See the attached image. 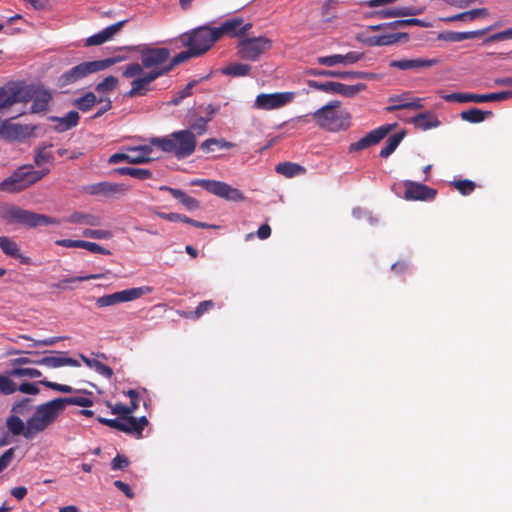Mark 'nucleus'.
I'll return each mask as SVG.
<instances>
[{"label":"nucleus","instance_id":"obj_16","mask_svg":"<svg viewBox=\"0 0 512 512\" xmlns=\"http://www.w3.org/2000/svg\"><path fill=\"white\" fill-rule=\"evenodd\" d=\"M128 186L123 183L99 182L83 187V191L89 195L101 196L104 198H117L128 191Z\"/></svg>","mask_w":512,"mask_h":512},{"label":"nucleus","instance_id":"obj_61","mask_svg":"<svg viewBox=\"0 0 512 512\" xmlns=\"http://www.w3.org/2000/svg\"><path fill=\"white\" fill-rule=\"evenodd\" d=\"M156 215L164 220L170 222H184L187 223L188 217L178 213H164V212H156Z\"/></svg>","mask_w":512,"mask_h":512},{"label":"nucleus","instance_id":"obj_44","mask_svg":"<svg viewBox=\"0 0 512 512\" xmlns=\"http://www.w3.org/2000/svg\"><path fill=\"white\" fill-rule=\"evenodd\" d=\"M307 73L314 77H332V78H341L348 79L349 71H336V70H327L320 68H310Z\"/></svg>","mask_w":512,"mask_h":512},{"label":"nucleus","instance_id":"obj_46","mask_svg":"<svg viewBox=\"0 0 512 512\" xmlns=\"http://www.w3.org/2000/svg\"><path fill=\"white\" fill-rule=\"evenodd\" d=\"M49 147H52V144L48 146H42L36 149L34 161L37 166L42 165L43 163H52L54 158L51 151L48 150Z\"/></svg>","mask_w":512,"mask_h":512},{"label":"nucleus","instance_id":"obj_12","mask_svg":"<svg viewBox=\"0 0 512 512\" xmlns=\"http://www.w3.org/2000/svg\"><path fill=\"white\" fill-rule=\"evenodd\" d=\"M308 86L310 88L323 91L325 93L339 94L347 98L354 97L357 93L366 89V85L363 83H357L355 85H346L334 81L317 82L314 80H310L308 81Z\"/></svg>","mask_w":512,"mask_h":512},{"label":"nucleus","instance_id":"obj_34","mask_svg":"<svg viewBox=\"0 0 512 512\" xmlns=\"http://www.w3.org/2000/svg\"><path fill=\"white\" fill-rule=\"evenodd\" d=\"M491 116V111H482L479 108H471L460 113L461 119L469 123H481L486 119V117Z\"/></svg>","mask_w":512,"mask_h":512},{"label":"nucleus","instance_id":"obj_26","mask_svg":"<svg viewBox=\"0 0 512 512\" xmlns=\"http://www.w3.org/2000/svg\"><path fill=\"white\" fill-rule=\"evenodd\" d=\"M422 12V9L413 7H395L373 12L371 15L380 19L397 18L404 16H415Z\"/></svg>","mask_w":512,"mask_h":512},{"label":"nucleus","instance_id":"obj_9","mask_svg":"<svg viewBox=\"0 0 512 512\" xmlns=\"http://www.w3.org/2000/svg\"><path fill=\"white\" fill-rule=\"evenodd\" d=\"M272 47V41L265 36L243 37L237 45V55L243 60L258 61Z\"/></svg>","mask_w":512,"mask_h":512},{"label":"nucleus","instance_id":"obj_51","mask_svg":"<svg viewBox=\"0 0 512 512\" xmlns=\"http://www.w3.org/2000/svg\"><path fill=\"white\" fill-rule=\"evenodd\" d=\"M123 425L125 429H122V432L127 434L136 435L138 438L142 437V432L138 428V424L136 422V418L133 416L126 417L123 419Z\"/></svg>","mask_w":512,"mask_h":512},{"label":"nucleus","instance_id":"obj_56","mask_svg":"<svg viewBox=\"0 0 512 512\" xmlns=\"http://www.w3.org/2000/svg\"><path fill=\"white\" fill-rule=\"evenodd\" d=\"M453 185L463 195H469L475 188V183L470 180H458L454 181Z\"/></svg>","mask_w":512,"mask_h":512},{"label":"nucleus","instance_id":"obj_59","mask_svg":"<svg viewBox=\"0 0 512 512\" xmlns=\"http://www.w3.org/2000/svg\"><path fill=\"white\" fill-rule=\"evenodd\" d=\"M82 249H86L92 253H98V254H103V255L111 254V252L109 250L102 247L101 245H99L95 242H89V241H85V240H83Z\"/></svg>","mask_w":512,"mask_h":512},{"label":"nucleus","instance_id":"obj_38","mask_svg":"<svg viewBox=\"0 0 512 512\" xmlns=\"http://www.w3.org/2000/svg\"><path fill=\"white\" fill-rule=\"evenodd\" d=\"M251 71V66L245 63L234 62L222 69V73L233 77L247 76Z\"/></svg>","mask_w":512,"mask_h":512},{"label":"nucleus","instance_id":"obj_57","mask_svg":"<svg viewBox=\"0 0 512 512\" xmlns=\"http://www.w3.org/2000/svg\"><path fill=\"white\" fill-rule=\"evenodd\" d=\"M39 383L44 385L47 388H50V389H53L55 391L62 392V393H72L74 391V389L69 385L59 384V383L51 382L48 380H41Z\"/></svg>","mask_w":512,"mask_h":512},{"label":"nucleus","instance_id":"obj_40","mask_svg":"<svg viewBox=\"0 0 512 512\" xmlns=\"http://www.w3.org/2000/svg\"><path fill=\"white\" fill-rule=\"evenodd\" d=\"M115 171L120 175H128L139 180H146L152 177V172L149 169L143 168L120 167Z\"/></svg>","mask_w":512,"mask_h":512},{"label":"nucleus","instance_id":"obj_10","mask_svg":"<svg viewBox=\"0 0 512 512\" xmlns=\"http://www.w3.org/2000/svg\"><path fill=\"white\" fill-rule=\"evenodd\" d=\"M191 185L200 186L207 192L227 201L242 202L245 200L244 194L239 189L234 188L222 181L196 179L191 181Z\"/></svg>","mask_w":512,"mask_h":512},{"label":"nucleus","instance_id":"obj_2","mask_svg":"<svg viewBox=\"0 0 512 512\" xmlns=\"http://www.w3.org/2000/svg\"><path fill=\"white\" fill-rule=\"evenodd\" d=\"M312 117L316 124L330 132L347 130L350 127L351 116L348 111L341 108L340 101L333 100L317 109L311 114L302 115L296 118L297 122H308Z\"/></svg>","mask_w":512,"mask_h":512},{"label":"nucleus","instance_id":"obj_8","mask_svg":"<svg viewBox=\"0 0 512 512\" xmlns=\"http://www.w3.org/2000/svg\"><path fill=\"white\" fill-rule=\"evenodd\" d=\"M3 217L9 224H21L29 228L43 225H58L60 223L56 218L38 214L17 206L7 208Z\"/></svg>","mask_w":512,"mask_h":512},{"label":"nucleus","instance_id":"obj_31","mask_svg":"<svg viewBox=\"0 0 512 512\" xmlns=\"http://www.w3.org/2000/svg\"><path fill=\"white\" fill-rule=\"evenodd\" d=\"M411 123L414 124V126L421 130H428L432 128H436L440 125V121L437 119V117L430 111H426L423 113H420L413 118H411Z\"/></svg>","mask_w":512,"mask_h":512},{"label":"nucleus","instance_id":"obj_49","mask_svg":"<svg viewBox=\"0 0 512 512\" xmlns=\"http://www.w3.org/2000/svg\"><path fill=\"white\" fill-rule=\"evenodd\" d=\"M82 235L86 238L97 240H108L113 237V233L109 230L86 228L82 231Z\"/></svg>","mask_w":512,"mask_h":512},{"label":"nucleus","instance_id":"obj_6","mask_svg":"<svg viewBox=\"0 0 512 512\" xmlns=\"http://www.w3.org/2000/svg\"><path fill=\"white\" fill-rule=\"evenodd\" d=\"M47 173H49V169L38 171L34 170L32 165H23L0 182V191L9 193L22 191L41 180Z\"/></svg>","mask_w":512,"mask_h":512},{"label":"nucleus","instance_id":"obj_11","mask_svg":"<svg viewBox=\"0 0 512 512\" xmlns=\"http://www.w3.org/2000/svg\"><path fill=\"white\" fill-rule=\"evenodd\" d=\"M152 288L149 286L134 287L112 294H107L97 298L96 305L99 308L114 306L124 302L134 301L150 293Z\"/></svg>","mask_w":512,"mask_h":512},{"label":"nucleus","instance_id":"obj_14","mask_svg":"<svg viewBox=\"0 0 512 512\" xmlns=\"http://www.w3.org/2000/svg\"><path fill=\"white\" fill-rule=\"evenodd\" d=\"M36 406L30 398L24 397L16 401L11 408V414L6 419V427L12 436H18V431L14 427V421H23V418H28L34 411Z\"/></svg>","mask_w":512,"mask_h":512},{"label":"nucleus","instance_id":"obj_50","mask_svg":"<svg viewBox=\"0 0 512 512\" xmlns=\"http://www.w3.org/2000/svg\"><path fill=\"white\" fill-rule=\"evenodd\" d=\"M208 123H209V119H204L202 116L198 117L193 122L189 123L188 130H191L195 134V136L196 135L201 136L207 132Z\"/></svg>","mask_w":512,"mask_h":512},{"label":"nucleus","instance_id":"obj_32","mask_svg":"<svg viewBox=\"0 0 512 512\" xmlns=\"http://www.w3.org/2000/svg\"><path fill=\"white\" fill-rule=\"evenodd\" d=\"M52 99V95L47 90L37 91L31 105V111L33 113H40L47 110L48 105Z\"/></svg>","mask_w":512,"mask_h":512},{"label":"nucleus","instance_id":"obj_3","mask_svg":"<svg viewBox=\"0 0 512 512\" xmlns=\"http://www.w3.org/2000/svg\"><path fill=\"white\" fill-rule=\"evenodd\" d=\"M171 51L165 47L143 46L140 50L141 62H133L126 65L122 71L124 78H132L141 75L144 69L148 71H163L167 68Z\"/></svg>","mask_w":512,"mask_h":512},{"label":"nucleus","instance_id":"obj_20","mask_svg":"<svg viewBox=\"0 0 512 512\" xmlns=\"http://www.w3.org/2000/svg\"><path fill=\"white\" fill-rule=\"evenodd\" d=\"M391 130L390 125H384L376 128L359 139L357 142L351 143L349 146L350 152L360 151L372 145L379 143Z\"/></svg>","mask_w":512,"mask_h":512},{"label":"nucleus","instance_id":"obj_21","mask_svg":"<svg viewBox=\"0 0 512 512\" xmlns=\"http://www.w3.org/2000/svg\"><path fill=\"white\" fill-rule=\"evenodd\" d=\"M404 187V197L407 200H431L436 195V191L434 189H431L428 186L417 182L405 181Z\"/></svg>","mask_w":512,"mask_h":512},{"label":"nucleus","instance_id":"obj_55","mask_svg":"<svg viewBox=\"0 0 512 512\" xmlns=\"http://www.w3.org/2000/svg\"><path fill=\"white\" fill-rule=\"evenodd\" d=\"M101 278L100 274H91L87 276H76L62 279L59 283L56 284V287L59 289H64L66 283H74V282H82L88 281L91 279H99Z\"/></svg>","mask_w":512,"mask_h":512},{"label":"nucleus","instance_id":"obj_7","mask_svg":"<svg viewBox=\"0 0 512 512\" xmlns=\"http://www.w3.org/2000/svg\"><path fill=\"white\" fill-rule=\"evenodd\" d=\"M182 46L192 49L197 56L208 51L219 40L215 28L201 26L180 36Z\"/></svg>","mask_w":512,"mask_h":512},{"label":"nucleus","instance_id":"obj_58","mask_svg":"<svg viewBox=\"0 0 512 512\" xmlns=\"http://www.w3.org/2000/svg\"><path fill=\"white\" fill-rule=\"evenodd\" d=\"M126 22L127 20L119 21L115 24H112L104 28L103 30H101V32L103 33L107 41H109L116 33H118L121 30V28L124 26Z\"/></svg>","mask_w":512,"mask_h":512},{"label":"nucleus","instance_id":"obj_25","mask_svg":"<svg viewBox=\"0 0 512 512\" xmlns=\"http://www.w3.org/2000/svg\"><path fill=\"white\" fill-rule=\"evenodd\" d=\"M79 113L75 110L69 111L62 117L58 116H50L48 119L51 122H55L56 125L54 126V129L57 132H65L68 131L75 126L78 125L79 122Z\"/></svg>","mask_w":512,"mask_h":512},{"label":"nucleus","instance_id":"obj_5","mask_svg":"<svg viewBox=\"0 0 512 512\" xmlns=\"http://www.w3.org/2000/svg\"><path fill=\"white\" fill-rule=\"evenodd\" d=\"M120 60L121 58L119 57H111L102 60L82 62L62 73L58 78V84L60 87L72 85L85 79L91 74L103 71L111 67Z\"/></svg>","mask_w":512,"mask_h":512},{"label":"nucleus","instance_id":"obj_17","mask_svg":"<svg viewBox=\"0 0 512 512\" xmlns=\"http://www.w3.org/2000/svg\"><path fill=\"white\" fill-rule=\"evenodd\" d=\"M162 76H164V74L161 71H143L141 75L133 77L134 79L131 82V88L124 94V96L127 98H133L146 95L151 90V83Z\"/></svg>","mask_w":512,"mask_h":512},{"label":"nucleus","instance_id":"obj_4","mask_svg":"<svg viewBox=\"0 0 512 512\" xmlns=\"http://www.w3.org/2000/svg\"><path fill=\"white\" fill-rule=\"evenodd\" d=\"M151 144L165 153L173 154L177 159L191 156L196 149L197 139L191 130L175 131L164 137H154Z\"/></svg>","mask_w":512,"mask_h":512},{"label":"nucleus","instance_id":"obj_47","mask_svg":"<svg viewBox=\"0 0 512 512\" xmlns=\"http://www.w3.org/2000/svg\"><path fill=\"white\" fill-rule=\"evenodd\" d=\"M119 80L117 77L109 75L99 82L95 90L99 93H106L115 90L118 87Z\"/></svg>","mask_w":512,"mask_h":512},{"label":"nucleus","instance_id":"obj_52","mask_svg":"<svg viewBox=\"0 0 512 512\" xmlns=\"http://www.w3.org/2000/svg\"><path fill=\"white\" fill-rule=\"evenodd\" d=\"M214 307V303L211 300L202 301L199 303V305L196 307L195 311L189 312L185 314L186 317L191 319H198L200 318L205 312L212 309Z\"/></svg>","mask_w":512,"mask_h":512},{"label":"nucleus","instance_id":"obj_37","mask_svg":"<svg viewBox=\"0 0 512 512\" xmlns=\"http://www.w3.org/2000/svg\"><path fill=\"white\" fill-rule=\"evenodd\" d=\"M56 402L60 403V411L61 413L64 411L67 405H76L80 407H91L93 405V401L84 396H74V397H65V398H55Z\"/></svg>","mask_w":512,"mask_h":512},{"label":"nucleus","instance_id":"obj_30","mask_svg":"<svg viewBox=\"0 0 512 512\" xmlns=\"http://www.w3.org/2000/svg\"><path fill=\"white\" fill-rule=\"evenodd\" d=\"M64 221L72 224L86 226H99L102 223V219L100 216L80 211L73 212L71 215L64 218Z\"/></svg>","mask_w":512,"mask_h":512},{"label":"nucleus","instance_id":"obj_36","mask_svg":"<svg viewBox=\"0 0 512 512\" xmlns=\"http://www.w3.org/2000/svg\"><path fill=\"white\" fill-rule=\"evenodd\" d=\"M193 57H197V55L195 54V52L188 48L187 50L185 51H182L178 54H176L174 57H170L169 59V63L167 64V68H165L162 73L164 75H167L169 72H171L177 65L181 64V63H184L186 62L187 60L193 58Z\"/></svg>","mask_w":512,"mask_h":512},{"label":"nucleus","instance_id":"obj_27","mask_svg":"<svg viewBox=\"0 0 512 512\" xmlns=\"http://www.w3.org/2000/svg\"><path fill=\"white\" fill-rule=\"evenodd\" d=\"M492 27H488L481 30L475 31H465V32H455V31H446L439 34L438 38L448 42H461L467 39H473L479 36L484 35L486 32L490 31Z\"/></svg>","mask_w":512,"mask_h":512},{"label":"nucleus","instance_id":"obj_64","mask_svg":"<svg viewBox=\"0 0 512 512\" xmlns=\"http://www.w3.org/2000/svg\"><path fill=\"white\" fill-rule=\"evenodd\" d=\"M107 42V39L100 31L85 40V46H97Z\"/></svg>","mask_w":512,"mask_h":512},{"label":"nucleus","instance_id":"obj_45","mask_svg":"<svg viewBox=\"0 0 512 512\" xmlns=\"http://www.w3.org/2000/svg\"><path fill=\"white\" fill-rule=\"evenodd\" d=\"M406 33H395L388 35H380L372 38L371 43L377 46H387L398 42L401 38H406Z\"/></svg>","mask_w":512,"mask_h":512},{"label":"nucleus","instance_id":"obj_43","mask_svg":"<svg viewBox=\"0 0 512 512\" xmlns=\"http://www.w3.org/2000/svg\"><path fill=\"white\" fill-rule=\"evenodd\" d=\"M0 248L7 256L20 258V248L17 243L8 237H0Z\"/></svg>","mask_w":512,"mask_h":512},{"label":"nucleus","instance_id":"obj_28","mask_svg":"<svg viewBox=\"0 0 512 512\" xmlns=\"http://www.w3.org/2000/svg\"><path fill=\"white\" fill-rule=\"evenodd\" d=\"M126 150L130 152V164H144L152 161L151 153L153 149L149 145L128 146Z\"/></svg>","mask_w":512,"mask_h":512},{"label":"nucleus","instance_id":"obj_1","mask_svg":"<svg viewBox=\"0 0 512 512\" xmlns=\"http://www.w3.org/2000/svg\"><path fill=\"white\" fill-rule=\"evenodd\" d=\"M61 414L60 403L56 399L37 405L26 421H14L18 436L33 440L37 435L49 428Z\"/></svg>","mask_w":512,"mask_h":512},{"label":"nucleus","instance_id":"obj_33","mask_svg":"<svg viewBox=\"0 0 512 512\" xmlns=\"http://www.w3.org/2000/svg\"><path fill=\"white\" fill-rule=\"evenodd\" d=\"M275 171L287 178H292L303 174L305 172V168L296 163L282 162L276 165Z\"/></svg>","mask_w":512,"mask_h":512},{"label":"nucleus","instance_id":"obj_39","mask_svg":"<svg viewBox=\"0 0 512 512\" xmlns=\"http://www.w3.org/2000/svg\"><path fill=\"white\" fill-rule=\"evenodd\" d=\"M80 358L88 367L94 369L100 375L106 378H111V376L113 375V370L109 366L103 364L102 362L96 359H90L83 354H80Z\"/></svg>","mask_w":512,"mask_h":512},{"label":"nucleus","instance_id":"obj_22","mask_svg":"<svg viewBox=\"0 0 512 512\" xmlns=\"http://www.w3.org/2000/svg\"><path fill=\"white\" fill-rule=\"evenodd\" d=\"M363 58V53L350 51L347 54H334L329 56H321L316 59L319 65L332 67L335 65H352Z\"/></svg>","mask_w":512,"mask_h":512},{"label":"nucleus","instance_id":"obj_13","mask_svg":"<svg viewBox=\"0 0 512 512\" xmlns=\"http://www.w3.org/2000/svg\"><path fill=\"white\" fill-rule=\"evenodd\" d=\"M512 98V90L489 93V94H474V93H452L443 96L446 102L458 103H483L489 101H502Z\"/></svg>","mask_w":512,"mask_h":512},{"label":"nucleus","instance_id":"obj_15","mask_svg":"<svg viewBox=\"0 0 512 512\" xmlns=\"http://www.w3.org/2000/svg\"><path fill=\"white\" fill-rule=\"evenodd\" d=\"M294 98V92L261 93L256 97L254 107L262 110L277 109L292 102Z\"/></svg>","mask_w":512,"mask_h":512},{"label":"nucleus","instance_id":"obj_35","mask_svg":"<svg viewBox=\"0 0 512 512\" xmlns=\"http://www.w3.org/2000/svg\"><path fill=\"white\" fill-rule=\"evenodd\" d=\"M488 15V10L486 8H478L472 9L470 11L462 12L450 17L443 19L446 22H454V21H472L480 16Z\"/></svg>","mask_w":512,"mask_h":512},{"label":"nucleus","instance_id":"obj_23","mask_svg":"<svg viewBox=\"0 0 512 512\" xmlns=\"http://www.w3.org/2000/svg\"><path fill=\"white\" fill-rule=\"evenodd\" d=\"M439 63L438 59H400V60H392L389 63L391 68H397L403 71L406 70H419L422 68L432 67Z\"/></svg>","mask_w":512,"mask_h":512},{"label":"nucleus","instance_id":"obj_63","mask_svg":"<svg viewBox=\"0 0 512 512\" xmlns=\"http://www.w3.org/2000/svg\"><path fill=\"white\" fill-rule=\"evenodd\" d=\"M129 465V460L122 455H117L111 462V468L113 470H123Z\"/></svg>","mask_w":512,"mask_h":512},{"label":"nucleus","instance_id":"obj_48","mask_svg":"<svg viewBox=\"0 0 512 512\" xmlns=\"http://www.w3.org/2000/svg\"><path fill=\"white\" fill-rule=\"evenodd\" d=\"M197 84L196 80L189 82L183 89L175 93L172 99L169 101V104L177 106L179 105L186 97L192 94L193 87Z\"/></svg>","mask_w":512,"mask_h":512},{"label":"nucleus","instance_id":"obj_42","mask_svg":"<svg viewBox=\"0 0 512 512\" xmlns=\"http://www.w3.org/2000/svg\"><path fill=\"white\" fill-rule=\"evenodd\" d=\"M404 137V132L395 133L392 136L388 138V141L380 151V156L382 158L389 157L398 147V145L401 143L402 139Z\"/></svg>","mask_w":512,"mask_h":512},{"label":"nucleus","instance_id":"obj_53","mask_svg":"<svg viewBox=\"0 0 512 512\" xmlns=\"http://www.w3.org/2000/svg\"><path fill=\"white\" fill-rule=\"evenodd\" d=\"M15 391L16 384L8 376L0 375V394L9 395Z\"/></svg>","mask_w":512,"mask_h":512},{"label":"nucleus","instance_id":"obj_41","mask_svg":"<svg viewBox=\"0 0 512 512\" xmlns=\"http://www.w3.org/2000/svg\"><path fill=\"white\" fill-rule=\"evenodd\" d=\"M98 98L93 92H87L80 98H77L73 101V105L77 107L82 112L89 111L96 103H98Z\"/></svg>","mask_w":512,"mask_h":512},{"label":"nucleus","instance_id":"obj_19","mask_svg":"<svg viewBox=\"0 0 512 512\" xmlns=\"http://www.w3.org/2000/svg\"><path fill=\"white\" fill-rule=\"evenodd\" d=\"M251 27V23L244 24L242 18L234 17L223 22L219 27H215V31L218 39H220L223 35H229L231 37L244 35Z\"/></svg>","mask_w":512,"mask_h":512},{"label":"nucleus","instance_id":"obj_54","mask_svg":"<svg viewBox=\"0 0 512 512\" xmlns=\"http://www.w3.org/2000/svg\"><path fill=\"white\" fill-rule=\"evenodd\" d=\"M10 374L16 377L38 378L42 375L41 371L34 368H14Z\"/></svg>","mask_w":512,"mask_h":512},{"label":"nucleus","instance_id":"obj_18","mask_svg":"<svg viewBox=\"0 0 512 512\" xmlns=\"http://www.w3.org/2000/svg\"><path fill=\"white\" fill-rule=\"evenodd\" d=\"M30 95L14 85L0 87V115L19 102H27Z\"/></svg>","mask_w":512,"mask_h":512},{"label":"nucleus","instance_id":"obj_62","mask_svg":"<svg viewBox=\"0 0 512 512\" xmlns=\"http://www.w3.org/2000/svg\"><path fill=\"white\" fill-rule=\"evenodd\" d=\"M15 448H9L0 456V472L8 467L14 458Z\"/></svg>","mask_w":512,"mask_h":512},{"label":"nucleus","instance_id":"obj_24","mask_svg":"<svg viewBox=\"0 0 512 512\" xmlns=\"http://www.w3.org/2000/svg\"><path fill=\"white\" fill-rule=\"evenodd\" d=\"M34 364L46 366L48 368H59L63 366H80V362L78 360L66 356L64 352H58L56 355L43 357L37 361H34Z\"/></svg>","mask_w":512,"mask_h":512},{"label":"nucleus","instance_id":"obj_60","mask_svg":"<svg viewBox=\"0 0 512 512\" xmlns=\"http://www.w3.org/2000/svg\"><path fill=\"white\" fill-rule=\"evenodd\" d=\"M137 410V405H134V407H129L127 405H124L122 403H117L112 407V413L117 415H125L130 416L132 413H134Z\"/></svg>","mask_w":512,"mask_h":512},{"label":"nucleus","instance_id":"obj_29","mask_svg":"<svg viewBox=\"0 0 512 512\" xmlns=\"http://www.w3.org/2000/svg\"><path fill=\"white\" fill-rule=\"evenodd\" d=\"M391 102H395L394 105L388 106L386 108L387 111H396V110H402V109H421L423 108V99L416 98L412 101L409 100L408 94H402L399 96H395L390 98Z\"/></svg>","mask_w":512,"mask_h":512}]
</instances>
